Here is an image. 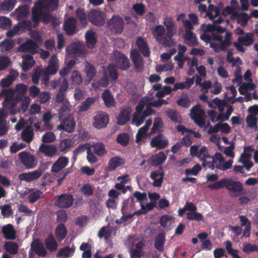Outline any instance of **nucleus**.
I'll use <instances>...</instances> for the list:
<instances>
[{
	"label": "nucleus",
	"mask_w": 258,
	"mask_h": 258,
	"mask_svg": "<svg viewBox=\"0 0 258 258\" xmlns=\"http://www.w3.org/2000/svg\"><path fill=\"white\" fill-rule=\"evenodd\" d=\"M208 188L212 190H218L225 187L229 191L237 193L235 196L243 194V186L239 181H234L231 178H223L216 182L209 184Z\"/></svg>",
	"instance_id": "1"
},
{
	"label": "nucleus",
	"mask_w": 258,
	"mask_h": 258,
	"mask_svg": "<svg viewBox=\"0 0 258 258\" xmlns=\"http://www.w3.org/2000/svg\"><path fill=\"white\" fill-rule=\"evenodd\" d=\"M59 0H40L36 3L32 8V17L37 20L38 16L43 11V8L46 10L54 11L58 7Z\"/></svg>",
	"instance_id": "2"
},
{
	"label": "nucleus",
	"mask_w": 258,
	"mask_h": 258,
	"mask_svg": "<svg viewBox=\"0 0 258 258\" xmlns=\"http://www.w3.org/2000/svg\"><path fill=\"white\" fill-rule=\"evenodd\" d=\"M124 25L122 17L118 15H114L107 21V27L112 33L121 34L124 28Z\"/></svg>",
	"instance_id": "3"
},
{
	"label": "nucleus",
	"mask_w": 258,
	"mask_h": 258,
	"mask_svg": "<svg viewBox=\"0 0 258 258\" xmlns=\"http://www.w3.org/2000/svg\"><path fill=\"white\" fill-rule=\"evenodd\" d=\"M113 60L115 67L121 70L126 71L130 69L131 63L128 57L119 51H114L112 53Z\"/></svg>",
	"instance_id": "4"
},
{
	"label": "nucleus",
	"mask_w": 258,
	"mask_h": 258,
	"mask_svg": "<svg viewBox=\"0 0 258 258\" xmlns=\"http://www.w3.org/2000/svg\"><path fill=\"white\" fill-rule=\"evenodd\" d=\"M88 19L93 25L101 27L105 23L106 14L100 10L92 9L88 14Z\"/></svg>",
	"instance_id": "5"
},
{
	"label": "nucleus",
	"mask_w": 258,
	"mask_h": 258,
	"mask_svg": "<svg viewBox=\"0 0 258 258\" xmlns=\"http://www.w3.org/2000/svg\"><path fill=\"white\" fill-rule=\"evenodd\" d=\"M118 74L115 67L112 64H109L107 68H103V76L100 80V83L103 87L107 86L109 84V79L112 81H116Z\"/></svg>",
	"instance_id": "6"
},
{
	"label": "nucleus",
	"mask_w": 258,
	"mask_h": 258,
	"mask_svg": "<svg viewBox=\"0 0 258 258\" xmlns=\"http://www.w3.org/2000/svg\"><path fill=\"white\" fill-rule=\"evenodd\" d=\"M21 163L26 169H33L36 167L37 161L35 156L26 151H22L18 154Z\"/></svg>",
	"instance_id": "7"
},
{
	"label": "nucleus",
	"mask_w": 258,
	"mask_h": 258,
	"mask_svg": "<svg viewBox=\"0 0 258 258\" xmlns=\"http://www.w3.org/2000/svg\"><path fill=\"white\" fill-rule=\"evenodd\" d=\"M74 201V196L70 194H61L55 198V206L61 209H68L72 207Z\"/></svg>",
	"instance_id": "8"
},
{
	"label": "nucleus",
	"mask_w": 258,
	"mask_h": 258,
	"mask_svg": "<svg viewBox=\"0 0 258 258\" xmlns=\"http://www.w3.org/2000/svg\"><path fill=\"white\" fill-rule=\"evenodd\" d=\"M204 113L199 105H196L190 109V117L201 128L204 127L206 124L205 120L202 117Z\"/></svg>",
	"instance_id": "9"
},
{
	"label": "nucleus",
	"mask_w": 258,
	"mask_h": 258,
	"mask_svg": "<svg viewBox=\"0 0 258 258\" xmlns=\"http://www.w3.org/2000/svg\"><path fill=\"white\" fill-rule=\"evenodd\" d=\"M130 58L133 61L136 72H142L144 69L143 59L137 49H133L131 50Z\"/></svg>",
	"instance_id": "10"
},
{
	"label": "nucleus",
	"mask_w": 258,
	"mask_h": 258,
	"mask_svg": "<svg viewBox=\"0 0 258 258\" xmlns=\"http://www.w3.org/2000/svg\"><path fill=\"white\" fill-rule=\"evenodd\" d=\"M169 144L168 139L162 134H159L152 139L150 146L158 150L165 149Z\"/></svg>",
	"instance_id": "11"
},
{
	"label": "nucleus",
	"mask_w": 258,
	"mask_h": 258,
	"mask_svg": "<svg viewBox=\"0 0 258 258\" xmlns=\"http://www.w3.org/2000/svg\"><path fill=\"white\" fill-rule=\"evenodd\" d=\"M38 45L32 39H28L22 43L18 47V51L21 52H28L31 54L37 52Z\"/></svg>",
	"instance_id": "12"
},
{
	"label": "nucleus",
	"mask_w": 258,
	"mask_h": 258,
	"mask_svg": "<svg viewBox=\"0 0 258 258\" xmlns=\"http://www.w3.org/2000/svg\"><path fill=\"white\" fill-rule=\"evenodd\" d=\"M43 173L42 169L39 168L33 171L21 173L19 175L18 177L21 181L29 182L38 179Z\"/></svg>",
	"instance_id": "13"
},
{
	"label": "nucleus",
	"mask_w": 258,
	"mask_h": 258,
	"mask_svg": "<svg viewBox=\"0 0 258 258\" xmlns=\"http://www.w3.org/2000/svg\"><path fill=\"white\" fill-rule=\"evenodd\" d=\"M108 122V115L106 113H98L94 117L93 125L97 128L100 129L105 127Z\"/></svg>",
	"instance_id": "14"
},
{
	"label": "nucleus",
	"mask_w": 258,
	"mask_h": 258,
	"mask_svg": "<svg viewBox=\"0 0 258 258\" xmlns=\"http://www.w3.org/2000/svg\"><path fill=\"white\" fill-rule=\"evenodd\" d=\"M167 156V152L165 153L163 151H160L158 154L149 157L148 160L149 164L155 167L161 165L166 161Z\"/></svg>",
	"instance_id": "15"
},
{
	"label": "nucleus",
	"mask_w": 258,
	"mask_h": 258,
	"mask_svg": "<svg viewBox=\"0 0 258 258\" xmlns=\"http://www.w3.org/2000/svg\"><path fill=\"white\" fill-rule=\"evenodd\" d=\"M63 29L69 36L75 34L77 32V19L74 17L68 18L64 23Z\"/></svg>",
	"instance_id": "16"
},
{
	"label": "nucleus",
	"mask_w": 258,
	"mask_h": 258,
	"mask_svg": "<svg viewBox=\"0 0 258 258\" xmlns=\"http://www.w3.org/2000/svg\"><path fill=\"white\" fill-rule=\"evenodd\" d=\"M30 248L39 256L44 257L47 254V251L43 243L38 239L33 241Z\"/></svg>",
	"instance_id": "17"
},
{
	"label": "nucleus",
	"mask_w": 258,
	"mask_h": 258,
	"mask_svg": "<svg viewBox=\"0 0 258 258\" xmlns=\"http://www.w3.org/2000/svg\"><path fill=\"white\" fill-rule=\"evenodd\" d=\"M69 163L68 158L61 156L53 164L51 171L54 173H58L67 166Z\"/></svg>",
	"instance_id": "18"
},
{
	"label": "nucleus",
	"mask_w": 258,
	"mask_h": 258,
	"mask_svg": "<svg viewBox=\"0 0 258 258\" xmlns=\"http://www.w3.org/2000/svg\"><path fill=\"white\" fill-rule=\"evenodd\" d=\"M184 43L190 47L198 45L199 42L196 34L191 31L185 30L183 36Z\"/></svg>",
	"instance_id": "19"
},
{
	"label": "nucleus",
	"mask_w": 258,
	"mask_h": 258,
	"mask_svg": "<svg viewBox=\"0 0 258 258\" xmlns=\"http://www.w3.org/2000/svg\"><path fill=\"white\" fill-rule=\"evenodd\" d=\"M75 125L76 122L73 117L68 116L62 120V124L58 127L59 128L62 129L68 133H72L74 132Z\"/></svg>",
	"instance_id": "20"
},
{
	"label": "nucleus",
	"mask_w": 258,
	"mask_h": 258,
	"mask_svg": "<svg viewBox=\"0 0 258 258\" xmlns=\"http://www.w3.org/2000/svg\"><path fill=\"white\" fill-rule=\"evenodd\" d=\"M18 72L15 70L12 69L10 72V74L6 78L3 79L0 82L1 86L3 88H6L10 86L15 79L19 76Z\"/></svg>",
	"instance_id": "21"
},
{
	"label": "nucleus",
	"mask_w": 258,
	"mask_h": 258,
	"mask_svg": "<svg viewBox=\"0 0 258 258\" xmlns=\"http://www.w3.org/2000/svg\"><path fill=\"white\" fill-rule=\"evenodd\" d=\"M136 44L139 48V51L145 57H149L150 55V48L147 42L142 37H138L136 40Z\"/></svg>",
	"instance_id": "22"
},
{
	"label": "nucleus",
	"mask_w": 258,
	"mask_h": 258,
	"mask_svg": "<svg viewBox=\"0 0 258 258\" xmlns=\"http://www.w3.org/2000/svg\"><path fill=\"white\" fill-rule=\"evenodd\" d=\"M39 151L45 156L52 157L57 153V147L54 145L42 144L39 147Z\"/></svg>",
	"instance_id": "23"
},
{
	"label": "nucleus",
	"mask_w": 258,
	"mask_h": 258,
	"mask_svg": "<svg viewBox=\"0 0 258 258\" xmlns=\"http://www.w3.org/2000/svg\"><path fill=\"white\" fill-rule=\"evenodd\" d=\"M101 97L106 107L110 108L115 106V99L109 90H105L102 94Z\"/></svg>",
	"instance_id": "24"
},
{
	"label": "nucleus",
	"mask_w": 258,
	"mask_h": 258,
	"mask_svg": "<svg viewBox=\"0 0 258 258\" xmlns=\"http://www.w3.org/2000/svg\"><path fill=\"white\" fill-rule=\"evenodd\" d=\"M124 163V160L119 157L115 156L111 158L108 162V169L109 171H114Z\"/></svg>",
	"instance_id": "25"
},
{
	"label": "nucleus",
	"mask_w": 258,
	"mask_h": 258,
	"mask_svg": "<svg viewBox=\"0 0 258 258\" xmlns=\"http://www.w3.org/2000/svg\"><path fill=\"white\" fill-rule=\"evenodd\" d=\"M2 233L6 239L14 240L16 239V232L14 226L11 224L3 227Z\"/></svg>",
	"instance_id": "26"
},
{
	"label": "nucleus",
	"mask_w": 258,
	"mask_h": 258,
	"mask_svg": "<svg viewBox=\"0 0 258 258\" xmlns=\"http://www.w3.org/2000/svg\"><path fill=\"white\" fill-rule=\"evenodd\" d=\"M195 76L191 78H186V81L184 82L176 83L174 84L173 91H176L178 90H182L184 89H189L194 84Z\"/></svg>",
	"instance_id": "27"
},
{
	"label": "nucleus",
	"mask_w": 258,
	"mask_h": 258,
	"mask_svg": "<svg viewBox=\"0 0 258 258\" xmlns=\"http://www.w3.org/2000/svg\"><path fill=\"white\" fill-rule=\"evenodd\" d=\"M67 229L64 224L59 223L55 229V234L56 239L59 242L63 240L67 236Z\"/></svg>",
	"instance_id": "28"
},
{
	"label": "nucleus",
	"mask_w": 258,
	"mask_h": 258,
	"mask_svg": "<svg viewBox=\"0 0 258 258\" xmlns=\"http://www.w3.org/2000/svg\"><path fill=\"white\" fill-rule=\"evenodd\" d=\"M22 139L26 143H31L34 138V130L31 126H27L21 133Z\"/></svg>",
	"instance_id": "29"
},
{
	"label": "nucleus",
	"mask_w": 258,
	"mask_h": 258,
	"mask_svg": "<svg viewBox=\"0 0 258 258\" xmlns=\"http://www.w3.org/2000/svg\"><path fill=\"white\" fill-rule=\"evenodd\" d=\"M85 40L87 47L89 48H94L97 43L96 34L93 31H88L85 34Z\"/></svg>",
	"instance_id": "30"
},
{
	"label": "nucleus",
	"mask_w": 258,
	"mask_h": 258,
	"mask_svg": "<svg viewBox=\"0 0 258 258\" xmlns=\"http://www.w3.org/2000/svg\"><path fill=\"white\" fill-rule=\"evenodd\" d=\"M165 242V235L163 232L159 233L155 238L154 246L159 251L164 250V244Z\"/></svg>",
	"instance_id": "31"
},
{
	"label": "nucleus",
	"mask_w": 258,
	"mask_h": 258,
	"mask_svg": "<svg viewBox=\"0 0 258 258\" xmlns=\"http://www.w3.org/2000/svg\"><path fill=\"white\" fill-rule=\"evenodd\" d=\"M69 87V84L66 80L63 81L62 85L59 89L58 92L57 93L55 100L58 103H61L64 100L66 96V92L67 90Z\"/></svg>",
	"instance_id": "32"
},
{
	"label": "nucleus",
	"mask_w": 258,
	"mask_h": 258,
	"mask_svg": "<svg viewBox=\"0 0 258 258\" xmlns=\"http://www.w3.org/2000/svg\"><path fill=\"white\" fill-rule=\"evenodd\" d=\"M53 19V17L51 14L44 11L39 14L37 20H35L34 17H32V20L35 24H38L40 21H42L44 24H47Z\"/></svg>",
	"instance_id": "33"
},
{
	"label": "nucleus",
	"mask_w": 258,
	"mask_h": 258,
	"mask_svg": "<svg viewBox=\"0 0 258 258\" xmlns=\"http://www.w3.org/2000/svg\"><path fill=\"white\" fill-rule=\"evenodd\" d=\"M86 77L91 81L96 74V70L95 67L90 62H86L84 70Z\"/></svg>",
	"instance_id": "34"
},
{
	"label": "nucleus",
	"mask_w": 258,
	"mask_h": 258,
	"mask_svg": "<svg viewBox=\"0 0 258 258\" xmlns=\"http://www.w3.org/2000/svg\"><path fill=\"white\" fill-rule=\"evenodd\" d=\"M6 117V115L4 111L0 110V136L7 134L9 130Z\"/></svg>",
	"instance_id": "35"
},
{
	"label": "nucleus",
	"mask_w": 258,
	"mask_h": 258,
	"mask_svg": "<svg viewBox=\"0 0 258 258\" xmlns=\"http://www.w3.org/2000/svg\"><path fill=\"white\" fill-rule=\"evenodd\" d=\"M94 153L99 157H103L107 154L105 145L102 142H97L92 146Z\"/></svg>",
	"instance_id": "36"
},
{
	"label": "nucleus",
	"mask_w": 258,
	"mask_h": 258,
	"mask_svg": "<svg viewBox=\"0 0 258 258\" xmlns=\"http://www.w3.org/2000/svg\"><path fill=\"white\" fill-rule=\"evenodd\" d=\"M45 245L47 249L50 252L55 251L57 248V243L52 234H50L45 240Z\"/></svg>",
	"instance_id": "37"
},
{
	"label": "nucleus",
	"mask_w": 258,
	"mask_h": 258,
	"mask_svg": "<svg viewBox=\"0 0 258 258\" xmlns=\"http://www.w3.org/2000/svg\"><path fill=\"white\" fill-rule=\"evenodd\" d=\"M232 34L230 32H227L225 35V38L224 40L222 39L221 43L219 44L220 49L222 51H227V47H230L232 44L231 38Z\"/></svg>",
	"instance_id": "38"
},
{
	"label": "nucleus",
	"mask_w": 258,
	"mask_h": 258,
	"mask_svg": "<svg viewBox=\"0 0 258 258\" xmlns=\"http://www.w3.org/2000/svg\"><path fill=\"white\" fill-rule=\"evenodd\" d=\"M72 145V142L71 140L64 139L60 141L58 149L61 153L65 154L71 148Z\"/></svg>",
	"instance_id": "39"
},
{
	"label": "nucleus",
	"mask_w": 258,
	"mask_h": 258,
	"mask_svg": "<svg viewBox=\"0 0 258 258\" xmlns=\"http://www.w3.org/2000/svg\"><path fill=\"white\" fill-rule=\"evenodd\" d=\"M4 246L6 251L11 254L14 255L18 253L19 246L16 242L13 241L6 242Z\"/></svg>",
	"instance_id": "40"
},
{
	"label": "nucleus",
	"mask_w": 258,
	"mask_h": 258,
	"mask_svg": "<svg viewBox=\"0 0 258 258\" xmlns=\"http://www.w3.org/2000/svg\"><path fill=\"white\" fill-rule=\"evenodd\" d=\"M112 229L109 228L108 226H103L98 231L97 236L99 238H104L105 240H108L112 234Z\"/></svg>",
	"instance_id": "41"
},
{
	"label": "nucleus",
	"mask_w": 258,
	"mask_h": 258,
	"mask_svg": "<svg viewBox=\"0 0 258 258\" xmlns=\"http://www.w3.org/2000/svg\"><path fill=\"white\" fill-rule=\"evenodd\" d=\"M238 41L243 45L246 46H249L253 44L254 42L253 34L251 33H247L245 36L239 37L238 38Z\"/></svg>",
	"instance_id": "42"
},
{
	"label": "nucleus",
	"mask_w": 258,
	"mask_h": 258,
	"mask_svg": "<svg viewBox=\"0 0 258 258\" xmlns=\"http://www.w3.org/2000/svg\"><path fill=\"white\" fill-rule=\"evenodd\" d=\"M238 19L237 23L240 24L242 27H245L247 26L248 20L251 17L250 15L249 16L245 12H242L237 14Z\"/></svg>",
	"instance_id": "43"
},
{
	"label": "nucleus",
	"mask_w": 258,
	"mask_h": 258,
	"mask_svg": "<svg viewBox=\"0 0 258 258\" xmlns=\"http://www.w3.org/2000/svg\"><path fill=\"white\" fill-rule=\"evenodd\" d=\"M76 15L83 25H87L88 15L86 14L84 9L78 8L76 11Z\"/></svg>",
	"instance_id": "44"
},
{
	"label": "nucleus",
	"mask_w": 258,
	"mask_h": 258,
	"mask_svg": "<svg viewBox=\"0 0 258 258\" xmlns=\"http://www.w3.org/2000/svg\"><path fill=\"white\" fill-rule=\"evenodd\" d=\"M16 91L17 92V95L16 97V100L18 99H22V97H24L25 94L27 90V86L24 84H19L16 86Z\"/></svg>",
	"instance_id": "45"
},
{
	"label": "nucleus",
	"mask_w": 258,
	"mask_h": 258,
	"mask_svg": "<svg viewBox=\"0 0 258 258\" xmlns=\"http://www.w3.org/2000/svg\"><path fill=\"white\" fill-rule=\"evenodd\" d=\"M16 101L17 102L21 101L19 108L20 111L24 113L28 110L30 103V99L28 96H24L22 97V99H18Z\"/></svg>",
	"instance_id": "46"
},
{
	"label": "nucleus",
	"mask_w": 258,
	"mask_h": 258,
	"mask_svg": "<svg viewBox=\"0 0 258 258\" xmlns=\"http://www.w3.org/2000/svg\"><path fill=\"white\" fill-rule=\"evenodd\" d=\"M95 102V99L91 97H88L84 101L81 105L78 107L80 111H86L89 109L92 104Z\"/></svg>",
	"instance_id": "47"
},
{
	"label": "nucleus",
	"mask_w": 258,
	"mask_h": 258,
	"mask_svg": "<svg viewBox=\"0 0 258 258\" xmlns=\"http://www.w3.org/2000/svg\"><path fill=\"white\" fill-rule=\"evenodd\" d=\"M17 3L16 0H5L1 5V8L3 10L12 11Z\"/></svg>",
	"instance_id": "48"
},
{
	"label": "nucleus",
	"mask_w": 258,
	"mask_h": 258,
	"mask_svg": "<svg viewBox=\"0 0 258 258\" xmlns=\"http://www.w3.org/2000/svg\"><path fill=\"white\" fill-rule=\"evenodd\" d=\"M177 104L182 107L187 108L190 104L191 101L189 98L186 96L180 97L176 101Z\"/></svg>",
	"instance_id": "49"
},
{
	"label": "nucleus",
	"mask_w": 258,
	"mask_h": 258,
	"mask_svg": "<svg viewBox=\"0 0 258 258\" xmlns=\"http://www.w3.org/2000/svg\"><path fill=\"white\" fill-rule=\"evenodd\" d=\"M130 119V114L125 111H121L117 117V123L119 125H124L127 123Z\"/></svg>",
	"instance_id": "50"
},
{
	"label": "nucleus",
	"mask_w": 258,
	"mask_h": 258,
	"mask_svg": "<svg viewBox=\"0 0 258 258\" xmlns=\"http://www.w3.org/2000/svg\"><path fill=\"white\" fill-rule=\"evenodd\" d=\"M43 193L40 190H36V191L30 193L28 196V200L31 204H34L38 199L42 197Z\"/></svg>",
	"instance_id": "51"
},
{
	"label": "nucleus",
	"mask_w": 258,
	"mask_h": 258,
	"mask_svg": "<svg viewBox=\"0 0 258 258\" xmlns=\"http://www.w3.org/2000/svg\"><path fill=\"white\" fill-rule=\"evenodd\" d=\"M219 9L215 7L212 4H210L208 7V11L207 12V15L209 17L211 20H213L216 17H217L219 14Z\"/></svg>",
	"instance_id": "52"
},
{
	"label": "nucleus",
	"mask_w": 258,
	"mask_h": 258,
	"mask_svg": "<svg viewBox=\"0 0 258 258\" xmlns=\"http://www.w3.org/2000/svg\"><path fill=\"white\" fill-rule=\"evenodd\" d=\"M74 252V249L69 246H66L59 250L57 252V256H64L68 257L71 256Z\"/></svg>",
	"instance_id": "53"
},
{
	"label": "nucleus",
	"mask_w": 258,
	"mask_h": 258,
	"mask_svg": "<svg viewBox=\"0 0 258 258\" xmlns=\"http://www.w3.org/2000/svg\"><path fill=\"white\" fill-rule=\"evenodd\" d=\"M129 140V136L126 133L119 134L116 138L117 142L124 147H126L128 145Z\"/></svg>",
	"instance_id": "54"
},
{
	"label": "nucleus",
	"mask_w": 258,
	"mask_h": 258,
	"mask_svg": "<svg viewBox=\"0 0 258 258\" xmlns=\"http://www.w3.org/2000/svg\"><path fill=\"white\" fill-rule=\"evenodd\" d=\"M58 64L54 60L51 59L46 68V72L50 75H54L56 73L58 70Z\"/></svg>",
	"instance_id": "55"
},
{
	"label": "nucleus",
	"mask_w": 258,
	"mask_h": 258,
	"mask_svg": "<svg viewBox=\"0 0 258 258\" xmlns=\"http://www.w3.org/2000/svg\"><path fill=\"white\" fill-rule=\"evenodd\" d=\"M2 215L4 217H9L13 214V210L11 208V205L10 204H6L0 206Z\"/></svg>",
	"instance_id": "56"
},
{
	"label": "nucleus",
	"mask_w": 258,
	"mask_h": 258,
	"mask_svg": "<svg viewBox=\"0 0 258 258\" xmlns=\"http://www.w3.org/2000/svg\"><path fill=\"white\" fill-rule=\"evenodd\" d=\"M71 79L73 85H79L83 82V79L80 73L77 71H74L72 74Z\"/></svg>",
	"instance_id": "57"
},
{
	"label": "nucleus",
	"mask_w": 258,
	"mask_h": 258,
	"mask_svg": "<svg viewBox=\"0 0 258 258\" xmlns=\"http://www.w3.org/2000/svg\"><path fill=\"white\" fill-rule=\"evenodd\" d=\"M167 115L175 122L181 123V122L182 118L181 116L176 111L169 110L167 112Z\"/></svg>",
	"instance_id": "58"
},
{
	"label": "nucleus",
	"mask_w": 258,
	"mask_h": 258,
	"mask_svg": "<svg viewBox=\"0 0 258 258\" xmlns=\"http://www.w3.org/2000/svg\"><path fill=\"white\" fill-rule=\"evenodd\" d=\"M186 218L189 220L200 221L203 220V216L201 213H198L196 211V212L187 213Z\"/></svg>",
	"instance_id": "59"
},
{
	"label": "nucleus",
	"mask_w": 258,
	"mask_h": 258,
	"mask_svg": "<svg viewBox=\"0 0 258 258\" xmlns=\"http://www.w3.org/2000/svg\"><path fill=\"white\" fill-rule=\"evenodd\" d=\"M162 125L163 122L162 119L160 117L156 118L150 132L151 134H153L157 131H159L162 127Z\"/></svg>",
	"instance_id": "60"
},
{
	"label": "nucleus",
	"mask_w": 258,
	"mask_h": 258,
	"mask_svg": "<svg viewBox=\"0 0 258 258\" xmlns=\"http://www.w3.org/2000/svg\"><path fill=\"white\" fill-rule=\"evenodd\" d=\"M12 25L11 20L6 17L3 16L0 17V27L3 29H8Z\"/></svg>",
	"instance_id": "61"
},
{
	"label": "nucleus",
	"mask_w": 258,
	"mask_h": 258,
	"mask_svg": "<svg viewBox=\"0 0 258 258\" xmlns=\"http://www.w3.org/2000/svg\"><path fill=\"white\" fill-rule=\"evenodd\" d=\"M56 220L57 222L64 224L68 219V215L66 211L60 210L56 213Z\"/></svg>",
	"instance_id": "62"
},
{
	"label": "nucleus",
	"mask_w": 258,
	"mask_h": 258,
	"mask_svg": "<svg viewBox=\"0 0 258 258\" xmlns=\"http://www.w3.org/2000/svg\"><path fill=\"white\" fill-rule=\"evenodd\" d=\"M55 140V136L52 132H47L42 137V141L45 143H51Z\"/></svg>",
	"instance_id": "63"
},
{
	"label": "nucleus",
	"mask_w": 258,
	"mask_h": 258,
	"mask_svg": "<svg viewBox=\"0 0 258 258\" xmlns=\"http://www.w3.org/2000/svg\"><path fill=\"white\" fill-rule=\"evenodd\" d=\"M80 191L84 196L89 197L93 194L94 189L89 184H85L81 188Z\"/></svg>",
	"instance_id": "64"
}]
</instances>
